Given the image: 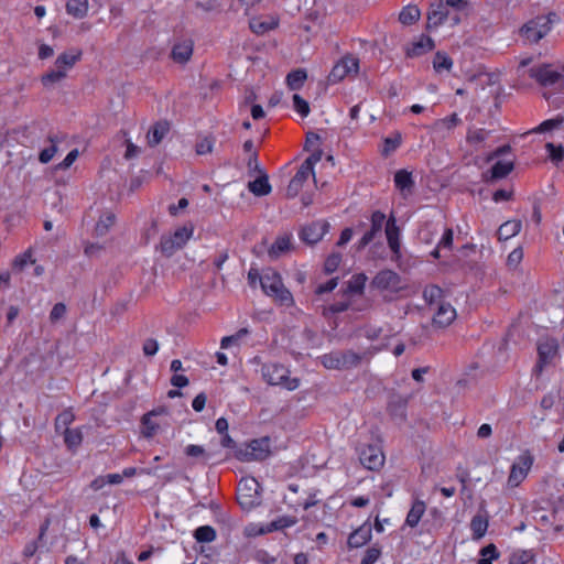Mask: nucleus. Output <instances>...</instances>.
<instances>
[{
	"label": "nucleus",
	"mask_w": 564,
	"mask_h": 564,
	"mask_svg": "<svg viewBox=\"0 0 564 564\" xmlns=\"http://www.w3.org/2000/svg\"><path fill=\"white\" fill-rule=\"evenodd\" d=\"M260 285L262 291L274 299L276 303L282 306H292L293 296L291 292L283 285L281 275L272 270L267 271L260 278Z\"/></svg>",
	"instance_id": "f257e3e1"
},
{
	"label": "nucleus",
	"mask_w": 564,
	"mask_h": 564,
	"mask_svg": "<svg viewBox=\"0 0 564 564\" xmlns=\"http://www.w3.org/2000/svg\"><path fill=\"white\" fill-rule=\"evenodd\" d=\"M319 359L326 369L347 370L358 367L362 356L352 350H337L325 354Z\"/></svg>",
	"instance_id": "f03ea898"
},
{
	"label": "nucleus",
	"mask_w": 564,
	"mask_h": 564,
	"mask_svg": "<svg viewBox=\"0 0 564 564\" xmlns=\"http://www.w3.org/2000/svg\"><path fill=\"white\" fill-rule=\"evenodd\" d=\"M260 484L253 477H246L239 481L237 501L243 510H251L260 503Z\"/></svg>",
	"instance_id": "7ed1b4c3"
},
{
	"label": "nucleus",
	"mask_w": 564,
	"mask_h": 564,
	"mask_svg": "<svg viewBox=\"0 0 564 564\" xmlns=\"http://www.w3.org/2000/svg\"><path fill=\"white\" fill-rule=\"evenodd\" d=\"M556 14L550 13L549 15L536 17L527 22L520 30L521 34L530 42L538 43L543 39L550 31Z\"/></svg>",
	"instance_id": "20e7f679"
},
{
	"label": "nucleus",
	"mask_w": 564,
	"mask_h": 564,
	"mask_svg": "<svg viewBox=\"0 0 564 564\" xmlns=\"http://www.w3.org/2000/svg\"><path fill=\"white\" fill-rule=\"evenodd\" d=\"M192 235L193 227L183 226L177 228L174 234L161 237L159 249L165 257H172L186 245Z\"/></svg>",
	"instance_id": "39448f33"
},
{
	"label": "nucleus",
	"mask_w": 564,
	"mask_h": 564,
	"mask_svg": "<svg viewBox=\"0 0 564 564\" xmlns=\"http://www.w3.org/2000/svg\"><path fill=\"white\" fill-rule=\"evenodd\" d=\"M263 379L272 386L285 384L289 390H294L299 387V379H290L289 370L278 364L264 365L261 369Z\"/></svg>",
	"instance_id": "423d86ee"
},
{
	"label": "nucleus",
	"mask_w": 564,
	"mask_h": 564,
	"mask_svg": "<svg viewBox=\"0 0 564 564\" xmlns=\"http://www.w3.org/2000/svg\"><path fill=\"white\" fill-rule=\"evenodd\" d=\"M270 454V440L262 437L252 440L245 448L236 452V457L241 462L263 460Z\"/></svg>",
	"instance_id": "0eeeda50"
},
{
	"label": "nucleus",
	"mask_w": 564,
	"mask_h": 564,
	"mask_svg": "<svg viewBox=\"0 0 564 564\" xmlns=\"http://www.w3.org/2000/svg\"><path fill=\"white\" fill-rule=\"evenodd\" d=\"M528 76L543 87H551L563 80V75L550 64L532 66L528 69Z\"/></svg>",
	"instance_id": "6e6552de"
},
{
	"label": "nucleus",
	"mask_w": 564,
	"mask_h": 564,
	"mask_svg": "<svg viewBox=\"0 0 564 564\" xmlns=\"http://www.w3.org/2000/svg\"><path fill=\"white\" fill-rule=\"evenodd\" d=\"M358 70L359 59L352 55H346L334 65L328 75V82L337 84L350 75H356Z\"/></svg>",
	"instance_id": "1a4fd4ad"
},
{
	"label": "nucleus",
	"mask_w": 564,
	"mask_h": 564,
	"mask_svg": "<svg viewBox=\"0 0 564 564\" xmlns=\"http://www.w3.org/2000/svg\"><path fill=\"white\" fill-rule=\"evenodd\" d=\"M532 464L533 456L529 452L522 453L511 466L508 485L518 487L525 479Z\"/></svg>",
	"instance_id": "9d476101"
},
{
	"label": "nucleus",
	"mask_w": 564,
	"mask_h": 564,
	"mask_svg": "<svg viewBox=\"0 0 564 564\" xmlns=\"http://www.w3.org/2000/svg\"><path fill=\"white\" fill-rule=\"evenodd\" d=\"M359 460L369 470H378L383 466L384 455L378 445H364L359 448Z\"/></svg>",
	"instance_id": "9b49d317"
},
{
	"label": "nucleus",
	"mask_w": 564,
	"mask_h": 564,
	"mask_svg": "<svg viewBox=\"0 0 564 564\" xmlns=\"http://www.w3.org/2000/svg\"><path fill=\"white\" fill-rule=\"evenodd\" d=\"M328 229L329 224L327 221H313L302 228L300 232V238L307 245H314L324 237Z\"/></svg>",
	"instance_id": "f8f14e48"
},
{
	"label": "nucleus",
	"mask_w": 564,
	"mask_h": 564,
	"mask_svg": "<svg viewBox=\"0 0 564 564\" xmlns=\"http://www.w3.org/2000/svg\"><path fill=\"white\" fill-rule=\"evenodd\" d=\"M401 283L400 275L389 269L379 271L371 281V285L378 290H398Z\"/></svg>",
	"instance_id": "ddd939ff"
},
{
	"label": "nucleus",
	"mask_w": 564,
	"mask_h": 564,
	"mask_svg": "<svg viewBox=\"0 0 564 564\" xmlns=\"http://www.w3.org/2000/svg\"><path fill=\"white\" fill-rule=\"evenodd\" d=\"M445 4L448 8L446 9V21H449L452 26L459 24L470 11V6L466 0H445Z\"/></svg>",
	"instance_id": "4468645a"
},
{
	"label": "nucleus",
	"mask_w": 564,
	"mask_h": 564,
	"mask_svg": "<svg viewBox=\"0 0 564 564\" xmlns=\"http://www.w3.org/2000/svg\"><path fill=\"white\" fill-rule=\"evenodd\" d=\"M370 221L371 227L368 231L365 232L362 238L359 240L357 246L358 250H361L366 246H368L381 232L383 224L386 221V215L380 210H376L372 213Z\"/></svg>",
	"instance_id": "2eb2a0df"
},
{
	"label": "nucleus",
	"mask_w": 564,
	"mask_h": 564,
	"mask_svg": "<svg viewBox=\"0 0 564 564\" xmlns=\"http://www.w3.org/2000/svg\"><path fill=\"white\" fill-rule=\"evenodd\" d=\"M194 42L189 37L177 39L174 43L171 57L175 63L185 64L193 55Z\"/></svg>",
	"instance_id": "dca6fc26"
},
{
	"label": "nucleus",
	"mask_w": 564,
	"mask_h": 564,
	"mask_svg": "<svg viewBox=\"0 0 564 564\" xmlns=\"http://www.w3.org/2000/svg\"><path fill=\"white\" fill-rule=\"evenodd\" d=\"M386 237L388 246L393 253V259H400V228L397 226L394 216H390L389 219L386 221Z\"/></svg>",
	"instance_id": "f3484780"
},
{
	"label": "nucleus",
	"mask_w": 564,
	"mask_h": 564,
	"mask_svg": "<svg viewBox=\"0 0 564 564\" xmlns=\"http://www.w3.org/2000/svg\"><path fill=\"white\" fill-rule=\"evenodd\" d=\"M456 317L455 308L448 303H440L433 316L432 325L437 328L449 326Z\"/></svg>",
	"instance_id": "a211bd4d"
},
{
	"label": "nucleus",
	"mask_w": 564,
	"mask_h": 564,
	"mask_svg": "<svg viewBox=\"0 0 564 564\" xmlns=\"http://www.w3.org/2000/svg\"><path fill=\"white\" fill-rule=\"evenodd\" d=\"M447 6L445 4V1H438L436 3L431 4L430 10L427 12V24L426 28L430 29H436L443 23L446 22Z\"/></svg>",
	"instance_id": "6ab92c4d"
},
{
	"label": "nucleus",
	"mask_w": 564,
	"mask_h": 564,
	"mask_svg": "<svg viewBox=\"0 0 564 564\" xmlns=\"http://www.w3.org/2000/svg\"><path fill=\"white\" fill-rule=\"evenodd\" d=\"M459 124H462V119L454 112L448 117L435 120L432 130L442 137H446Z\"/></svg>",
	"instance_id": "aec40b11"
},
{
	"label": "nucleus",
	"mask_w": 564,
	"mask_h": 564,
	"mask_svg": "<svg viewBox=\"0 0 564 564\" xmlns=\"http://www.w3.org/2000/svg\"><path fill=\"white\" fill-rule=\"evenodd\" d=\"M558 344L555 338H545L538 344V356L541 361L550 364L557 355Z\"/></svg>",
	"instance_id": "412c9836"
},
{
	"label": "nucleus",
	"mask_w": 564,
	"mask_h": 564,
	"mask_svg": "<svg viewBox=\"0 0 564 564\" xmlns=\"http://www.w3.org/2000/svg\"><path fill=\"white\" fill-rule=\"evenodd\" d=\"M408 402V397L392 394L388 402L389 414L394 419L405 420Z\"/></svg>",
	"instance_id": "4be33fe9"
},
{
	"label": "nucleus",
	"mask_w": 564,
	"mask_h": 564,
	"mask_svg": "<svg viewBox=\"0 0 564 564\" xmlns=\"http://www.w3.org/2000/svg\"><path fill=\"white\" fill-rule=\"evenodd\" d=\"M394 185L404 197L412 194L414 188V181L412 174L406 170H399L394 174Z\"/></svg>",
	"instance_id": "5701e85b"
},
{
	"label": "nucleus",
	"mask_w": 564,
	"mask_h": 564,
	"mask_svg": "<svg viewBox=\"0 0 564 564\" xmlns=\"http://www.w3.org/2000/svg\"><path fill=\"white\" fill-rule=\"evenodd\" d=\"M434 41L430 36L421 35L416 42H413L411 47L406 48L408 57H419L434 48Z\"/></svg>",
	"instance_id": "b1692460"
},
{
	"label": "nucleus",
	"mask_w": 564,
	"mask_h": 564,
	"mask_svg": "<svg viewBox=\"0 0 564 564\" xmlns=\"http://www.w3.org/2000/svg\"><path fill=\"white\" fill-rule=\"evenodd\" d=\"M311 176L302 166L299 167L296 174L290 181L286 188L288 197H295L303 187L304 182Z\"/></svg>",
	"instance_id": "393cba45"
},
{
	"label": "nucleus",
	"mask_w": 564,
	"mask_h": 564,
	"mask_svg": "<svg viewBox=\"0 0 564 564\" xmlns=\"http://www.w3.org/2000/svg\"><path fill=\"white\" fill-rule=\"evenodd\" d=\"M371 539V528L361 525L348 536L349 547H360Z\"/></svg>",
	"instance_id": "a878e982"
},
{
	"label": "nucleus",
	"mask_w": 564,
	"mask_h": 564,
	"mask_svg": "<svg viewBox=\"0 0 564 564\" xmlns=\"http://www.w3.org/2000/svg\"><path fill=\"white\" fill-rule=\"evenodd\" d=\"M522 228L521 220L512 219L503 223L497 231V236L499 240H508L514 236H517Z\"/></svg>",
	"instance_id": "bb28decb"
},
{
	"label": "nucleus",
	"mask_w": 564,
	"mask_h": 564,
	"mask_svg": "<svg viewBox=\"0 0 564 564\" xmlns=\"http://www.w3.org/2000/svg\"><path fill=\"white\" fill-rule=\"evenodd\" d=\"M248 188L256 196H265L270 194L271 185L269 184L268 175L261 172L259 177L252 182H249Z\"/></svg>",
	"instance_id": "cd10ccee"
},
{
	"label": "nucleus",
	"mask_w": 564,
	"mask_h": 564,
	"mask_svg": "<svg viewBox=\"0 0 564 564\" xmlns=\"http://www.w3.org/2000/svg\"><path fill=\"white\" fill-rule=\"evenodd\" d=\"M82 51L80 50H72L70 52L62 53L55 61L56 68L64 69L70 68L75 65L77 61L80 59Z\"/></svg>",
	"instance_id": "c85d7f7f"
},
{
	"label": "nucleus",
	"mask_w": 564,
	"mask_h": 564,
	"mask_svg": "<svg viewBox=\"0 0 564 564\" xmlns=\"http://www.w3.org/2000/svg\"><path fill=\"white\" fill-rule=\"evenodd\" d=\"M488 518L486 516H482L480 513L473 517L470 521V530L473 532V539L479 540L481 539L488 529Z\"/></svg>",
	"instance_id": "c756f323"
},
{
	"label": "nucleus",
	"mask_w": 564,
	"mask_h": 564,
	"mask_svg": "<svg viewBox=\"0 0 564 564\" xmlns=\"http://www.w3.org/2000/svg\"><path fill=\"white\" fill-rule=\"evenodd\" d=\"M159 413H161V411L153 410L142 416L141 433L144 437L151 438L156 434V432L159 430V424L152 421V416L158 415Z\"/></svg>",
	"instance_id": "7c9ffc66"
},
{
	"label": "nucleus",
	"mask_w": 564,
	"mask_h": 564,
	"mask_svg": "<svg viewBox=\"0 0 564 564\" xmlns=\"http://www.w3.org/2000/svg\"><path fill=\"white\" fill-rule=\"evenodd\" d=\"M170 127L166 121L164 122H156L152 129L148 132V142L150 147L158 145L164 135L169 132Z\"/></svg>",
	"instance_id": "2f4dec72"
},
{
	"label": "nucleus",
	"mask_w": 564,
	"mask_h": 564,
	"mask_svg": "<svg viewBox=\"0 0 564 564\" xmlns=\"http://www.w3.org/2000/svg\"><path fill=\"white\" fill-rule=\"evenodd\" d=\"M424 512H425V503L421 500L414 501L408 516H406L405 523L411 528L416 527L419 524L422 516L424 514Z\"/></svg>",
	"instance_id": "473e14b6"
},
{
	"label": "nucleus",
	"mask_w": 564,
	"mask_h": 564,
	"mask_svg": "<svg viewBox=\"0 0 564 564\" xmlns=\"http://www.w3.org/2000/svg\"><path fill=\"white\" fill-rule=\"evenodd\" d=\"M88 0H68L66 11L76 19H83L87 14Z\"/></svg>",
	"instance_id": "72a5a7b5"
},
{
	"label": "nucleus",
	"mask_w": 564,
	"mask_h": 564,
	"mask_svg": "<svg viewBox=\"0 0 564 564\" xmlns=\"http://www.w3.org/2000/svg\"><path fill=\"white\" fill-rule=\"evenodd\" d=\"M64 443L70 451H76L78 446L83 442V433L78 429H65L64 433Z\"/></svg>",
	"instance_id": "f704fd0d"
},
{
	"label": "nucleus",
	"mask_w": 564,
	"mask_h": 564,
	"mask_svg": "<svg viewBox=\"0 0 564 564\" xmlns=\"http://www.w3.org/2000/svg\"><path fill=\"white\" fill-rule=\"evenodd\" d=\"M306 72L304 69H295L288 74L286 85L291 90H299L306 80Z\"/></svg>",
	"instance_id": "c9c22d12"
},
{
	"label": "nucleus",
	"mask_w": 564,
	"mask_h": 564,
	"mask_svg": "<svg viewBox=\"0 0 564 564\" xmlns=\"http://www.w3.org/2000/svg\"><path fill=\"white\" fill-rule=\"evenodd\" d=\"M421 12L416 6H406L399 14V21L404 25H411L420 19Z\"/></svg>",
	"instance_id": "e433bc0d"
},
{
	"label": "nucleus",
	"mask_w": 564,
	"mask_h": 564,
	"mask_svg": "<svg viewBox=\"0 0 564 564\" xmlns=\"http://www.w3.org/2000/svg\"><path fill=\"white\" fill-rule=\"evenodd\" d=\"M513 170L512 162L498 161L490 170V181L506 177Z\"/></svg>",
	"instance_id": "4c0bfd02"
},
{
	"label": "nucleus",
	"mask_w": 564,
	"mask_h": 564,
	"mask_svg": "<svg viewBox=\"0 0 564 564\" xmlns=\"http://www.w3.org/2000/svg\"><path fill=\"white\" fill-rule=\"evenodd\" d=\"M290 247H291L290 237H288V236L279 237V238H276L274 243L269 249V256L271 258H278L282 253L289 251Z\"/></svg>",
	"instance_id": "58836bf2"
},
{
	"label": "nucleus",
	"mask_w": 564,
	"mask_h": 564,
	"mask_svg": "<svg viewBox=\"0 0 564 564\" xmlns=\"http://www.w3.org/2000/svg\"><path fill=\"white\" fill-rule=\"evenodd\" d=\"M489 134H490V131L482 129V128H480V129L468 128L467 134H466V142L470 145H477V144L485 142V140L489 137Z\"/></svg>",
	"instance_id": "ea45409f"
},
{
	"label": "nucleus",
	"mask_w": 564,
	"mask_h": 564,
	"mask_svg": "<svg viewBox=\"0 0 564 564\" xmlns=\"http://www.w3.org/2000/svg\"><path fill=\"white\" fill-rule=\"evenodd\" d=\"M116 216L112 213H106L102 215L95 226V232L97 236H105L109 228L113 226Z\"/></svg>",
	"instance_id": "a19ab883"
},
{
	"label": "nucleus",
	"mask_w": 564,
	"mask_h": 564,
	"mask_svg": "<svg viewBox=\"0 0 564 564\" xmlns=\"http://www.w3.org/2000/svg\"><path fill=\"white\" fill-rule=\"evenodd\" d=\"M453 66L452 58L443 52H437L433 59V68L436 73L449 70Z\"/></svg>",
	"instance_id": "79ce46f5"
},
{
	"label": "nucleus",
	"mask_w": 564,
	"mask_h": 564,
	"mask_svg": "<svg viewBox=\"0 0 564 564\" xmlns=\"http://www.w3.org/2000/svg\"><path fill=\"white\" fill-rule=\"evenodd\" d=\"M194 536L198 542L208 543L216 539V531L209 525H202L195 530Z\"/></svg>",
	"instance_id": "37998d69"
},
{
	"label": "nucleus",
	"mask_w": 564,
	"mask_h": 564,
	"mask_svg": "<svg viewBox=\"0 0 564 564\" xmlns=\"http://www.w3.org/2000/svg\"><path fill=\"white\" fill-rule=\"evenodd\" d=\"M367 276L364 273L352 275L348 282L347 292L354 294H361L365 288Z\"/></svg>",
	"instance_id": "c03bdc74"
},
{
	"label": "nucleus",
	"mask_w": 564,
	"mask_h": 564,
	"mask_svg": "<svg viewBox=\"0 0 564 564\" xmlns=\"http://www.w3.org/2000/svg\"><path fill=\"white\" fill-rule=\"evenodd\" d=\"M443 295V291L437 285H430L426 286L423 291V297L424 300L430 304H440L438 301L441 300Z\"/></svg>",
	"instance_id": "a18cd8bd"
},
{
	"label": "nucleus",
	"mask_w": 564,
	"mask_h": 564,
	"mask_svg": "<svg viewBox=\"0 0 564 564\" xmlns=\"http://www.w3.org/2000/svg\"><path fill=\"white\" fill-rule=\"evenodd\" d=\"M65 77H66V72L64 69L56 68V69H53V70L44 74L42 76L41 80L45 87H48V86H52V85L61 82Z\"/></svg>",
	"instance_id": "49530a36"
},
{
	"label": "nucleus",
	"mask_w": 564,
	"mask_h": 564,
	"mask_svg": "<svg viewBox=\"0 0 564 564\" xmlns=\"http://www.w3.org/2000/svg\"><path fill=\"white\" fill-rule=\"evenodd\" d=\"M402 141V137L400 132H394L391 137L384 139V147L382 150V155L388 156L391 152L395 151Z\"/></svg>",
	"instance_id": "de8ad7c7"
},
{
	"label": "nucleus",
	"mask_w": 564,
	"mask_h": 564,
	"mask_svg": "<svg viewBox=\"0 0 564 564\" xmlns=\"http://www.w3.org/2000/svg\"><path fill=\"white\" fill-rule=\"evenodd\" d=\"M247 335H249L248 328H240L236 334L231 336H226L220 341V347L223 349H227L231 345H238L239 341L245 338Z\"/></svg>",
	"instance_id": "09e8293b"
},
{
	"label": "nucleus",
	"mask_w": 564,
	"mask_h": 564,
	"mask_svg": "<svg viewBox=\"0 0 564 564\" xmlns=\"http://www.w3.org/2000/svg\"><path fill=\"white\" fill-rule=\"evenodd\" d=\"M215 138L212 135L204 137L196 142L195 150L198 155L212 153Z\"/></svg>",
	"instance_id": "8fccbe9b"
},
{
	"label": "nucleus",
	"mask_w": 564,
	"mask_h": 564,
	"mask_svg": "<svg viewBox=\"0 0 564 564\" xmlns=\"http://www.w3.org/2000/svg\"><path fill=\"white\" fill-rule=\"evenodd\" d=\"M276 26V22H267L258 19L250 21V29L256 34H263Z\"/></svg>",
	"instance_id": "3c124183"
},
{
	"label": "nucleus",
	"mask_w": 564,
	"mask_h": 564,
	"mask_svg": "<svg viewBox=\"0 0 564 564\" xmlns=\"http://www.w3.org/2000/svg\"><path fill=\"white\" fill-rule=\"evenodd\" d=\"M563 121H564L563 117H556L554 119L545 120L540 126L534 128L531 132L542 133V132L550 131L552 129L560 127L563 123Z\"/></svg>",
	"instance_id": "603ef678"
},
{
	"label": "nucleus",
	"mask_w": 564,
	"mask_h": 564,
	"mask_svg": "<svg viewBox=\"0 0 564 564\" xmlns=\"http://www.w3.org/2000/svg\"><path fill=\"white\" fill-rule=\"evenodd\" d=\"M341 262V254L339 252L330 253L324 263V271L328 274L335 272Z\"/></svg>",
	"instance_id": "864d4df0"
},
{
	"label": "nucleus",
	"mask_w": 564,
	"mask_h": 564,
	"mask_svg": "<svg viewBox=\"0 0 564 564\" xmlns=\"http://www.w3.org/2000/svg\"><path fill=\"white\" fill-rule=\"evenodd\" d=\"M533 558L530 551H516L510 555L509 564H527Z\"/></svg>",
	"instance_id": "5fc2aeb1"
},
{
	"label": "nucleus",
	"mask_w": 564,
	"mask_h": 564,
	"mask_svg": "<svg viewBox=\"0 0 564 564\" xmlns=\"http://www.w3.org/2000/svg\"><path fill=\"white\" fill-rule=\"evenodd\" d=\"M322 150L314 151L302 164L301 166L307 171L312 176H314V165L321 161L322 159Z\"/></svg>",
	"instance_id": "6e6d98bb"
},
{
	"label": "nucleus",
	"mask_w": 564,
	"mask_h": 564,
	"mask_svg": "<svg viewBox=\"0 0 564 564\" xmlns=\"http://www.w3.org/2000/svg\"><path fill=\"white\" fill-rule=\"evenodd\" d=\"M48 139L52 144L48 148L43 149L39 155L40 162L44 163V164L48 163L53 159L54 154L57 151V148L55 144V142H56L55 139L53 137H50Z\"/></svg>",
	"instance_id": "4d7b16f0"
},
{
	"label": "nucleus",
	"mask_w": 564,
	"mask_h": 564,
	"mask_svg": "<svg viewBox=\"0 0 564 564\" xmlns=\"http://www.w3.org/2000/svg\"><path fill=\"white\" fill-rule=\"evenodd\" d=\"M293 106L294 109L302 116L307 117L310 113V106L308 102L303 99L300 95L294 94L293 95Z\"/></svg>",
	"instance_id": "13d9d810"
},
{
	"label": "nucleus",
	"mask_w": 564,
	"mask_h": 564,
	"mask_svg": "<svg viewBox=\"0 0 564 564\" xmlns=\"http://www.w3.org/2000/svg\"><path fill=\"white\" fill-rule=\"evenodd\" d=\"M545 148H546V150H547V152L550 154V159L553 162L557 163V162L563 160V158H564V150H563L562 145L556 147L553 143L549 142V143L545 144Z\"/></svg>",
	"instance_id": "bf43d9fd"
},
{
	"label": "nucleus",
	"mask_w": 564,
	"mask_h": 564,
	"mask_svg": "<svg viewBox=\"0 0 564 564\" xmlns=\"http://www.w3.org/2000/svg\"><path fill=\"white\" fill-rule=\"evenodd\" d=\"M381 555V550L377 546L369 547L366 551L360 564H375Z\"/></svg>",
	"instance_id": "052dcab7"
},
{
	"label": "nucleus",
	"mask_w": 564,
	"mask_h": 564,
	"mask_svg": "<svg viewBox=\"0 0 564 564\" xmlns=\"http://www.w3.org/2000/svg\"><path fill=\"white\" fill-rule=\"evenodd\" d=\"M523 258V250L521 247L513 249L507 259V264L511 268H517Z\"/></svg>",
	"instance_id": "680f3d73"
},
{
	"label": "nucleus",
	"mask_w": 564,
	"mask_h": 564,
	"mask_svg": "<svg viewBox=\"0 0 564 564\" xmlns=\"http://www.w3.org/2000/svg\"><path fill=\"white\" fill-rule=\"evenodd\" d=\"M66 314V306L64 303H56L51 313H50V321L52 323H56L61 318H63Z\"/></svg>",
	"instance_id": "e2e57ef3"
},
{
	"label": "nucleus",
	"mask_w": 564,
	"mask_h": 564,
	"mask_svg": "<svg viewBox=\"0 0 564 564\" xmlns=\"http://www.w3.org/2000/svg\"><path fill=\"white\" fill-rule=\"evenodd\" d=\"M158 349H159V344L155 339L148 338L144 340L142 350L145 356H149V357L154 356L156 354Z\"/></svg>",
	"instance_id": "0e129e2a"
},
{
	"label": "nucleus",
	"mask_w": 564,
	"mask_h": 564,
	"mask_svg": "<svg viewBox=\"0 0 564 564\" xmlns=\"http://www.w3.org/2000/svg\"><path fill=\"white\" fill-rule=\"evenodd\" d=\"M30 259H31V253L29 251H26L13 260L12 268L17 271H22L24 269V267L28 264V262L30 261Z\"/></svg>",
	"instance_id": "69168bd1"
},
{
	"label": "nucleus",
	"mask_w": 564,
	"mask_h": 564,
	"mask_svg": "<svg viewBox=\"0 0 564 564\" xmlns=\"http://www.w3.org/2000/svg\"><path fill=\"white\" fill-rule=\"evenodd\" d=\"M337 283H338V279L333 278L329 281H327L326 283L319 284L316 288L315 292H316V294H324V293L332 292L337 286Z\"/></svg>",
	"instance_id": "338daca9"
},
{
	"label": "nucleus",
	"mask_w": 564,
	"mask_h": 564,
	"mask_svg": "<svg viewBox=\"0 0 564 564\" xmlns=\"http://www.w3.org/2000/svg\"><path fill=\"white\" fill-rule=\"evenodd\" d=\"M453 246V230L451 228L445 229L442 239L438 242V248L452 249Z\"/></svg>",
	"instance_id": "774afa93"
}]
</instances>
